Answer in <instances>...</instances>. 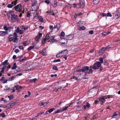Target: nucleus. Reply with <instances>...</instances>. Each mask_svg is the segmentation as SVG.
Segmentation results:
<instances>
[{"label":"nucleus","instance_id":"f257e3e1","mask_svg":"<svg viewBox=\"0 0 120 120\" xmlns=\"http://www.w3.org/2000/svg\"><path fill=\"white\" fill-rule=\"evenodd\" d=\"M17 34L14 33V35H9L8 37V39L10 41H13V42H17L18 41V39L17 37Z\"/></svg>","mask_w":120,"mask_h":120},{"label":"nucleus","instance_id":"f03ea898","mask_svg":"<svg viewBox=\"0 0 120 120\" xmlns=\"http://www.w3.org/2000/svg\"><path fill=\"white\" fill-rule=\"evenodd\" d=\"M112 96L111 95H108V96H104L102 98H99V101L103 103L105 102L106 101L105 99L107 98H112Z\"/></svg>","mask_w":120,"mask_h":120},{"label":"nucleus","instance_id":"7ed1b4c3","mask_svg":"<svg viewBox=\"0 0 120 120\" xmlns=\"http://www.w3.org/2000/svg\"><path fill=\"white\" fill-rule=\"evenodd\" d=\"M66 39L65 37L64 38H62L61 37H60V39L59 40L60 44L62 45L66 44L67 43L68 41Z\"/></svg>","mask_w":120,"mask_h":120},{"label":"nucleus","instance_id":"20e7f679","mask_svg":"<svg viewBox=\"0 0 120 120\" xmlns=\"http://www.w3.org/2000/svg\"><path fill=\"white\" fill-rule=\"evenodd\" d=\"M98 91V89L96 87L93 88L89 90L88 92V94L89 95H90L91 93H92L93 95L94 94H94L95 95L96 94Z\"/></svg>","mask_w":120,"mask_h":120},{"label":"nucleus","instance_id":"39448f33","mask_svg":"<svg viewBox=\"0 0 120 120\" xmlns=\"http://www.w3.org/2000/svg\"><path fill=\"white\" fill-rule=\"evenodd\" d=\"M111 47L109 46H108L106 47L105 48H102L100 49L99 50V54L100 55H102L103 54L104 51L108 49L111 48Z\"/></svg>","mask_w":120,"mask_h":120},{"label":"nucleus","instance_id":"423d86ee","mask_svg":"<svg viewBox=\"0 0 120 120\" xmlns=\"http://www.w3.org/2000/svg\"><path fill=\"white\" fill-rule=\"evenodd\" d=\"M57 10H52L50 11H47L46 12L48 13H49L51 15L53 16H56L57 15Z\"/></svg>","mask_w":120,"mask_h":120},{"label":"nucleus","instance_id":"0eeeda50","mask_svg":"<svg viewBox=\"0 0 120 120\" xmlns=\"http://www.w3.org/2000/svg\"><path fill=\"white\" fill-rule=\"evenodd\" d=\"M15 9L18 11L20 12L21 11L22 9V6L21 4H19L16 6L15 7Z\"/></svg>","mask_w":120,"mask_h":120},{"label":"nucleus","instance_id":"6e6552de","mask_svg":"<svg viewBox=\"0 0 120 120\" xmlns=\"http://www.w3.org/2000/svg\"><path fill=\"white\" fill-rule=\"evenodd\" d=\"M65 37L67 41L68 40L72 39L74 37L73 35H66L65 36Z\"/></svg>","mask_w":120,"mask_h":120},{"label":"nucleus","instance_id":"1a4fd4ad","mask_svg":"<svg viewBox=\"0 0 120 120\" xmlns=\"http://www.w3.org/2000/svg\"><path fill=\"white\" fill-rule=\"evenodd\" d=\"M42 35L41 33L40 32H39L37 36L35 38V40L36 41H38L41 37Z\"/></svg>","mask_w":120,"mask_h":120},{"label":"nucleus","instance_id":"9d476101","mask_svg":"<svg viewBox=\"0 0 120 120\" xmlns=\"http://www.w3.org/2000/svg\"><path fill=\"white\" fill-rule=\"evenodd\" d=\"M89 68L88 67L86 66V67H84L82 69L79 70L78 71L79 72H81V71L82 72H84L86 71V72L88 71V69Z\"/></svg>","mask_w":120,"mask_h":120},{"label":"nucleus","instance_id":"9b49d317","mask_svg":"<svg viewBox=\"0 0 120 120\" xmlns=\"http://www.w3.org/2000/svg\"><path fill=\"white\" fill-rule=\"evenodd\" d=\"M36 11V9L32 10L31 11L30 14L29 12H28L27 14V16L28 17H30V16L32 15V14L34 13Z\"/></svg>","mask_w":120,"mask_h":120},{"label":"nucleus","instance_id":"f8f14e48","mask_svg":"<svg viewBox=\"0 0 120 120\" xmlns=\"http://www.w3.org/2000/svg\"><path fill=\"white\" fill-rule=\"evenodd\" d=\"M60 27V24H58L56 25V26L54 27V30H55V31L56 32L58 30Z\"/></svg>","mask_w":120,"mask_h":120},{"label":"nucleus","instance_id":"ddd939ff","mask_svg":"<svg viewBox=\"0 0 120 120\" xmlns=\"http://www.w3.org/2000/svg\"><path fill=\"white\" fill-rule=\"evenodd\" d=\"M1 65L0 66V76H2V73L4 72V69L6 68V66H4L3 67L1 68Z\"/></svg>","mask_w":120,"mask_h":120},{"label":"nucleus","instance_id":"4468645a","mask_svg":"<svg viewBox=\"0 0 120 120\" xmlns=\"http://www.w3.org/2000/svg\"><path fill=\"white\" fill-rule=\"evenodd\" d=\"M17 15H15L11 17V20L13 22L15 21L17 19Z\"/></svg>","mask_w":120,"mask_h":120},{"label":"nucleus","instance_id":"2eb2a0df","mask_svg":"<svg viewBox=\"0 0 120 120\" xmlns=\"http://www.w3.org/2000/svg\"><path fill=\"white\" fill-rule=\"evenodd\" d=\"M33 46H30L28 48V51H30L32 49L36 48V47L35 45L33 43Z\"/></svg>","mask_w":120,"mask_h":120},{"label":"nucleus","instance_id":"dca6fc26","mask_svg":"<svg viewBox=\"0 0 120 120\" xmlns=\"http://www.w3.org/2000/svg\"><path fill=\"white\" fill-rule=\"evenodd\" d=\"M63 56H64L67 55L68 53V51L67 50H65L64 51H63L61 52Z\"/></svg>","mask_w":120,"mask_h":120},{"label":"nucleus","instance_id":"f3484780","mask_svg":"<svg viewBox=\"0 0 120 120\" xmlns=\"http://www.w3.org/2000/svg\"><path fill=\"white\" fill-rule=\"evenodd\" d=\"M7 33L6 31H0V36H4Z\"/></svg>","mask_w":120,"mask_h":120},{"label":"nucleus","instance_id":"a211bd4d","mask_svg":"<svg viewBox=\"0 0 120 120\" xmlns=\"http://www.w3.org/2000/svg\"><path fill=\"white\" fill-rule=\"evenodd\" d=\"M86 29V27L84 26H79L78 27V30H84Z\"/></svg>","mask_w":120,"mask_h":120},{"label":"nucleus","instance_id":"6ab92c4d","mask_svg":"<svg viewBox=\"0 0 120 120\" xmlns=\"http://www.w3.org/2000/svg\"><path fill=\"white\" fill-rule=\"evenodd\" d=\"M82 7H83L85 4V3L84 0H81L80 3Z\"/></svg>","mask_w":120,"mask_h":120},{"label":"nucleus","instance_id":"aec40b11","mask_svg":"<svg viewBox=\"0 0 120 120\" xmlns=\"http://www.w3.org/2000/svg\"><path fill=\"white\" fill-rule=\"evenodd\" d=\"M91 67L94 70H95L98 69L96 63L94 64Z\"/></svg>","mask_w":120,"mask_h":120},{"label":"nucleus","instance_id":"412c9836","mask_svg":"<svg viewBox=\"0 0 120 120\" xmlns=\"http://www.w3.org/2000/svg\"><path fill=\"white\" fill-rule=\"evenodd\" d=\"M113 16L114 19H117L119 17L118 15L117 14V13H116L113 14Z\"/></svg>","mask_w":120,"mask_h":120},{"label":"nucleus","instance_id":"4be33fe9","mask_svg":"<svg viewBox=\"0 0 120 120\" xmlns=\"http://www.w3.org/2000/svg\"><path fill=\"white\" fill-rule=\"evenodd\" d=\"M90 104L88 103H86V106L85 105L84 106V109H86V107L88 108L90 107Z\"/></svg>","mask_w":120,"mask_h":120},{"label":"nucleus","instance_id":"5701e85b","mask_svg":"<svg viewBox=\"0 0 120 120\" xmlns=\"http://www.w3.org/2000/svg\"><path fill=\"white\" fill-rule=\"evenodd\" d=\"M13 104L9 103L7 105V107L8 108H10L12 107L13 106Z\"/></svg>","mask_w":120,"mask_h":120},{"label":"nucleus","instance_id":"b1692460","mask_svg":"<svg viewBox=\"0 0 120 120\" xmlns=\"http://www.w3.org/2000/svg\"><path fill=\"white\" fill-rule=\"evenodd\" d=\"M41 52L42 54L43 55L45 56L46 55L45 49H43L41 51Z\"/></svg>","mask_w":120,"mask_h":120},{"label":"nucleus","instance_id":"393cba45","mask_svg":"<svg viewBox=\"0 0 120 120\" xmlns=\"http://www.w3.org/2000/svg\"><path fill=\"white\" fill-rule=\"evenodd\" d=\"M37 79L35 78L33 79H30V82H35L36 81H37Z\"/></svg>","mask_w":120,"mask_h":120},{"label":"nucleus","instance_id":"a878e982","mask_svg":"<svg viewBox=\"0 0 120 120\" xmlns=\"http://www.w3.org/2000/svg\"><path fill=\"white\" fill-rule=\"evenodd\" d=\"M17 66L16 65V63H14L13 66L11 68V69L12 70L15 69L17 67Z\"/></svg>","mask_w":120,"mask_h":120},{"label":"nucleus","instance_id":"bb28decb","mask_svg":"<svg viewBox=\"0 0 120 120\" xmlns=\"http://www.w3.org/2000/svg\"><path fill=\"white\" fill-rule=\"evenodd\" d=\"M92 70L91 69H90L89 70L88 69V71H87L86 73V74H85V75H86L87 73H89V74H91L92 73Z\"/></svg>","mask_w":120,"mask_h":120},{"label":"nucleus","instance_id":"cd10ccee","mask_svg":"<svg viewBox=\"0 0 120 120\" xmlns=\"http://www.w3.org/2000/svg\"><path fill=\"white\" fill-rule=\"evenodd\" d=\"M50 39L51 40L50 42L52 43L57 41V40L56 39H52L51 38H50Z\"/></svg>","mask_w":120,"mask_h":120},{"label":"nucleus","instance_id":"c85d7f7f","mask_svg":"<svg viewBox=\"0 0 120 120\" xmlns=\"http://www.w3.org/2000/svg\"><path fill=\"white\" fill-rule=\"evenodd\" d=\"M17 0H15V1L12 2L11 3V4L13 5V6H14L16 5L17 3Z\"/></svg>","mask_w":120,"mask_h":120},{"label":"nucleus","instance_id":"c756f323","mask_svg":"<svg viewBox=\"0 0 120 120\" xmlns=\"http://www.w3.org/2000/svg\"><path fill=\"white\" fill-rule=\"evenodd\" d=\"M10 88L9 87H8L7 86H5L4 89V90L6 91H7L8 90H10Z\"/></svg>","mask_w":120,"mask_h":120},{"label":"nucleus","instance_id":"7c9ffc66","mask_svg":"<svg viewBox=\"0 0 120 120\" xmlns=\"http://www.w3.org/2000/svg\"><path fill=\"white\" fill-rule=\"evenodd\" d=\"M38 19L41 22H43V20L42 17L41 16H39L38 17Z\"/></svg>","mask_w":120,"mask_h":120},{"label":"nucleus","instance_id":"2f4dec72","mask_svg":"<svg viewBox=\"0 0 120 120\" xmlns=\"http://www.w3.org/2000/svg\"><path fill=\"white\" fill-rule=\"evenodd\" d=\"M96 64H97V67L98 68L101 67V64L100 62H98L96 63Z\"/></svg>","mask_w":120,"mask_h":120},{"label":"nucleus","instance_id":"473e14b6","mask_svg":"<svg viewBox=\"0 0 120 120\" xmlns=\"http://www.w3.org/2000/svg\"><path fill=\"white\" fill-rule=\"evenodd\" d=\"M61 52L57 54L56 56L57 57H60L63 56Z\"/></svg>","mask_w":120,"mask_h":120},{"label":"nucleus","instance_id":"72a5a7b5","mask_svg":"<svg viewBox=\"0 0 120 120\" xmlns=\"http://www.w3.org/2000/svg\"><path fill=\"white\" fill-rule=\"evenodd\" d=\"M9 13L10 14H11V17L15 15L14 14V11H9Z\"/></svg>","mask_w":120,"mask_h":120},{"label":"nucleus","instance_id":"f704fd0d","mask_svg":"<svg viewBox=\"0 0 120 120\" xmlns=\"http://www.w3.org/2000/svg\"><path fill=\"white\" fill-rule=\"evenodd\" d=\"M28 27L27 26H22V29L24 30H27L28 29Z\"/></svg>","mask_w":120,"mask_h":120},{"label":"nucleus","instance_id":"c9c22d12","mask_svg":"<svg viewBox=\"0 0 120 120\" xmlns=\"http://www.w3.org/2000/svg\"><path fill=\"white\" fill-rule=\"evenodd\" d=\"M117 114L116 112H115L113 114V115L112 116V117H113V118H116V116H117Z\"/></svg>","mask_w":120,"mask_h":120},{"label":"nucleus","instance_id":"e433bc0d","mask_svg":"<svg viewBox=\"0 0 120 120\" xmlns=\"http://www.w3.org/2000/svg\"><path fill=\"white\" fill-rule=\"evenodd\" d=\"M49 38V36L48 34H47L45 37V39L46 40H48Z\"/></svg>","mask_w":120,"mask_h":120},{"label":"nucleus","instance_id":"4c0bfd02","mask_svg":"<svg viewBox=\"0 0 120 120\" xmlns=\"http://www.w3.org/2000/svg\"><path fill=\"white\" fill-rule=\"evenodd\" d=\"M99 1V0H94V3L95 4H96L98 3Z\"/></svg>","mask_w":120,"mask_h":120},{"label":"nucleus","instance_id":"58836bf2","mask_svg":"<svg viewBox=\"0 0 120 120\" xmlns=\"http://www.w3.org/2000/svg\"><path fill=\"white\" fill-rule=\"evenodd\" d=\"M65 35L64 33V32H62L60 34V36H61V37H64Z\"/></svg>","mask_w":120,"mask_h":120},{"label":"nucleus","instance_id":"ea45409f","mask_svg":"<svg viewBox=\"0 0 120 120\" xmlns=\"http://www.w3.org/2000/svg\"><path fill=\"white\" fill-rule=\"evenodd\" d=\"M8 60H6L3 63V64L4 65H8Z\"/></svg>","mask_w":120,"mask_h":120},{"label":"nucleus","instance_id":"a19ab883","mask_svg":"<svg viewBox=\"0 0 120 120\" xmlns=\"http://www.w3.org/2000/svg\"><path fill=\"white\" fill-rule=\"evenodd\" d=\"M19 27H18L15 30V33H19Z\"/></svg>","mask_w":120,"mask_h":120},{"label":"nucleus","instance_id":"79ce46f5","mask_svg":"<svg viewBox=\"0 0 120 120\" xmlns=\"http://www.w3.org/2000/svg\"><path fill=\"white\" fill-rule=\"evenodd\" d=\"M68 108V106H66L65 108H63L61 110V111L62 112L64 111V110H66L67 108Z\"/></svg>","mask_w":120,"mask_h":120},{"label":"nucleus","instance_id":"37998d69","mask_svg":"<svg viewBox=\"0 0 120 120\" xmlns=\"http://www.w3.org/2000/svg\"><path fill=\"white\" fill-rule=\"evenodd\" d=\"M14 97L13 96L11 95L10 96H8V98H9V99L10 100H11L14 98Z\"/></svg>","mask_w":120,"mask_h":120},{"label":"nucleus","instance_id":"c03bdc74","mask_svg":"<svg viewBox=\"0 0 120 120\" xmlns=\"http://www.w3.org/2000/svg\"><path fill=\"white\" fill-rule=\"evenodd\" d=\"M77 6L76 7H75V8H79L81 7H82L80 4H77Z\"/></svg>","mask_w":120,"mask_h":120},{"label":"nucleus","instance_id":"a18cd8bd","mask_svg":"<svg viewBox=\"0 0 120 120\" xmlns=\"http://www.w3.org/2000/svg\"><path fill=\"white\" fill-rule=\"evenodd\" d=\"M7 7L8 8H11L13 7V5L12 4H9L8 5Z\"/></svg>","mask_w":120,"mask_h":120},{"label":"nucleus","instance_id":"49530a36","mask_svg":"<svg viewBox=\"0 0 120 120\" xmlns=\"http://www.w3.org/2000/svg\"><path fill=\"white\" fill-rule=\"evenodd\" d=\"M53 70H57L58 69L57 67L56 66L54 65L53 66L52 68Z\"/></svg>","mask_w":120,"mask_h":120},{"label":"nucleus","instance_id":"de8ad7c7","mask_svg":"<svg viewBox=\"0 0 120 120\" xmlns=\"http://www.w3.org/2000/svg\"><path fill=\"white\" fill-rule=\"evenodd\" d=\"M26 57H25L22 59H20L19 60V61L20 62H22L24 60H26Z\"/></svg>","mask_w":120,"mask_h":120},{"label":"nucleus","instance_id":"09e8293b","mask_svg":"<svg viewBox=\"0 0 120 120\" xmlns=\"http://www.w3.org/2000/svg\"><path fill=\"white\" fill-rule=\"evenodd\" d=\"M39 16H38V15H35V16L34 17V19H38V17Z\"/></svg>","mask_w":120,"mask_h":120},{"label":"nucleus","instance_id":"8fccbe9b","mask_svg":"<svg viewBox=\"0 0 120 120\" xmlns=\"http://www.w3.org/2000/svg\"><path fill=\"white\" fill-rule=\"evenodd\" d=\"M44 105V103L42 102H40L39 104L38 105L40 106H41L43 105Z\"/></svg>","mask_w":120,"mask_h":120},{"label":"nucleus","instance_id":"3c124183","mask_svg":"<svg viewBox=\"0 0 120 120\" xmlns=\"http://www.w3.org/2000/svg\"><path fill=\"white\" fill-rule=\"evenodd\" d=\"M103 58H101L100 59V61L101 63V64H102L103 63Z\"/></svg>","mask_w":120,"mask_h":120},{"label":"nucleus","instance_id":"603ef678","mask_svg":"<svg viewBox=\"0 0 120 120\" xmlns=\"http://www.w3.org/2000/svg\"><path fill=\"white\" fill-rule=\"evenodd\" d=\"M60 61V59H58L57 60H53V62H59Z\"/></svg>","mask_w":120,"mask_h":120},{"label":"nucleus","instance_id":"864d4df0","mask_svg":"<svg viewBox=\"0 0 120 120\" xmlns=\"http://www.w3.org/2000/svg\"><path fill=\"white\" fill-rule=\"evenodd\" d=\"M106 15L107 16L111 17L112 16V15L110 13H108L106 14Z\"/></svg>","mask_w":120,"mask_h":120},{"label":"nucleus","instance_id":"5fc2aeb1","mask_svg":"<svg viewBox=\"0 0 120 120\" xmlns=\"http://www.w3.org/2000/svg\"><path fill=\"white\" fill-rule=\"evenodd\" d=\"M4 28L5 30H7L9 28L8 27L6 26H5L4 27Z\"/></svg>","mask_w":120,"mask_h":120},{"label":"nucleus","instance_id":"6e6d98bb","mask_svg":"<svg viewBox=\"0 0 120 120\" xmlns=\"http://www.w3.org/2000/svg\"><path fill=\"white\" fill-rule=\"evenodd\" d=\"M24 32V31L23 30H19V34H23Z\"/></svg>","mask_w":120,"mask_h":120},{"label":"nucleus","instance_id":"4d7b16f0","mask_svg":"<svg viewBox=\"0 0 120 120\" xmlns=\"http://www.w3.org/2000/svg\"><path fill=\"white\" fill-rule=\"evenodd\" d=\"M2 116L3 117H4L6 116V115L4 113L2 114H0V116Z\"/></svg>","mask_w":120,"mask_h":120},{"label":"nucleus","instance_id":"13d9d810","mask_svg":"<svg viewBox=\"0 0 120 120\" xmlns=\"http://www.w3.org/2000/svg\"><path fill=\"white\" fill-rule=\"evenodd\" d=\"M100 15L102 17L105 16L106 15V14L105 13H102Z\"/></svg>","mask_w":120,"mask_h":120},{"label":"nucleus","instance_id":"bf43d9fd","mask_svg":"<svg viewBox=\"0 0 120 120\" xmlns=\"http://www.w3.org/2000/svg\"><path fill=\"white\" fill-rule=\"evenodd\" d=\"M23 45L24 46L28 44V43H27V41H26L24 42L23 43Z\"/></svg>","mask_w":120,"mask_h":120},{"label":"nucleus","instance_id":"052dcab7","mask_svg":"<svg viewBox=\"0 0 120 120\" xmlns=\"http://www.w3.org/2000/svg\"><path fill=\"white\" fill-rule=\"evenodd\" d=\"M102 35L103 36H105L107 35V32H104L102 33Z\"/></svg>","mask_w":120,"mask_h":120},{"label":"nucleus","instance_id":"680f3d73","mask_svg":"<svg viewBox=\"0 0 120 120\" xmlns=\"http://www.w3.org/2000/svg\"><path fill=\"white\" fill-rule=\"evenodd\" d=\"M53 110V109H49L48 111L50 113Z\"/></svg>","mask_w":120,"mask_h":120},{"label":"nucleus","instance_id":"e2e57ef3","mask_svg":"<svg viewBox=\"0 0 120 120\" xmlns=\"http://www.w3.org/2000/svg\"><path fill=\"white\" fill-rule=\"evenodd\" d=\"M82 21L79 22L77 23V25L78 26L81 25L82 24Z\"/></svg>","mask_w":120,"mask_h":120},{"label":"nucleus","instance_id":"0e129e2a","mask_svg":"<svg viewBox=\"0 0 120 120\" xmlns=\"http://www.w3.org/2000/svg\"><path fill=\"white\" fill-rule=\"evenodd\" d=\"M1 100L2 101H3L5 102H6L7 101V100L6 99H4V98H2Z\"/></svg>","mask_w":120,"mask_h":120},{"label":"nucleus","instance_id":"69168bd1","mask_svg":"<svg viewBox=\"0 0 120 120\" xmlns=\"http://www.w3.org/2000/svg\"><path fill=\"white\" fill-rule=\"evenodd\" d=\"M93 30H90L89 31V34H93Z\"/></svg>","mask_w":120,"mask_h":120},{"label":"nucleus","instance_id":"338daca9","mask_svg":"<svg viewBox=\"0 0 120 120\" xmlns=\"http://www.w3.org/2000/svg\"><path fill=\"white\" fill-rule=\"evenodd\" d=\"M45 2L48 4H49L50 3V2L49 0H45Z\"/></svg>","mask_w":120,"mask_h":120},{"label":"nucleus","instance_id":"774afa93","mask_svg":"<svg viewBox=\"0 0 120 120\" xmlns=\"http://www.w3.org/2000/svg\"><path fill=\"white\" fill-rule=\"evenodd\" d=\"M46 39L45 38L43 39L42 40V42L43 44H44L45 42Z\"/></svg>","mask_w":120,"mask_h":120}]
</instances>
